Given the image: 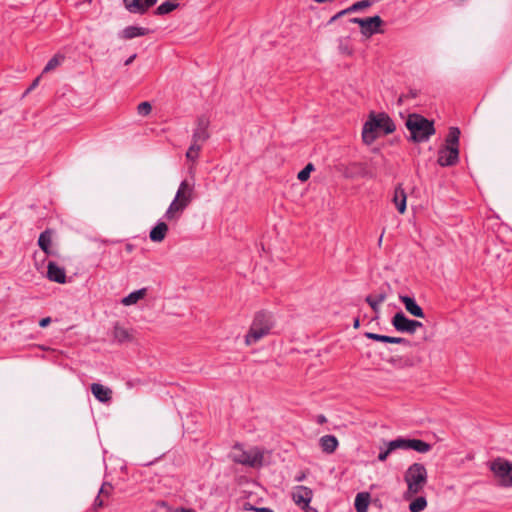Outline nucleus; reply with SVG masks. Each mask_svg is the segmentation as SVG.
Returning a JSON list of instances; mask_svg holds the SVG:
<instances>
[{
	"mask_svg": "<svg viewBox=\"0 0 512 512\" xmlns=\"http://www.w3.org/2000/svg\"><path fill=\"white\" fill-rule=\"evenodd\" d=\"M64 56L61 55V54H56L54 55L49 61L48 63L46 64V66L44 67L43 69V73H48L52 70H54L55 68H57L58 66L61 65V63L63 62L64 60Z\"/></svg>",
	"mask_w": 512,
	"mask_h": 512,
	"instance_id": "obj_32",
	"label": "nucleus"
},
{
	"mask_svg": "<svg viewBox=\"0 0 512 512\" xmlns=\"http://www.w3.org/2000/svg\"><path fill=\"white\" fill-rule=\"evenodd\" d=\"M209 119L205 116H200L197 119L196 128L192 135V143L202 146L210 137L208 132Z\"/></svg>",
	"mask_w": 512,
	"mask_h": 512,
	"instance_id": "obj_9",
	"label": "nucleus"
},
{
	"mask_svg": "<svg viewBox=\"0 0 512 512\" xmlns=\"http://www.w3.org/2000/svg\"><path fill=\"white\" fill-rule=\"evenodd\" d=\"M428 474L425 466L421 463H413L404 473V481L407 484V490L404 494L406 499L422 492L427 484Z\"/></svg>",
	"mask_w": 512,
	"mask_h": 512,
	"instance_id": "obj_4",
	"label": "nucleus"
},
{
	"mask_svg": "<svg viewBox=\"0 0 512 512\" xmlns=\"http://www.w3.org/2000/svg\"><path fill=\"white\" fill-rule=\"evenodd\" d=\"M314 170L312 163H308L297 175L298 180L304 182L309 179L310 173Z\"/></svg>",
	"mask_w": 512,
	"mask_h": 512,
	"instance_id": "obj_36",
	"label": "nucleus"
},
{
	"mask_svg": "<svg viewBox=\"0 0 512 512\" xmlns=\"http://www.w3.org/2000/svg\"><path fill=\"white\" fill-rule=\"evenodd\" d=\"M175 198L179 199L181 202L186 203V205L189 206V204L195 198L194 180H183L178 187Z\"/></svg>",
	"mask_w": 512,
	"mask_h": 512,
	"instance_id": "obj_10",
	"label": "nucleus"
},
{
	"mask_svg": "<svg viewBox=\"0 0 512 512\" xmlns=\"http://www.w3.org/2000/svg\"><path fill=\"white\" fill-rule=\"evenodd\" d=\"M180 511L181 512H196L195 510L190 509V508H181Z\"/></svg>",
	"mask_w": 512,
	"mask_h": 512,
	"instance_id": "obj_50",
	"label": "nucleus"
},
{
	"mask_svg": "<svg viewBox=\"0 0 512 512\" xmlns=\"http://www.w3.org/2000/svg\"><path fill=\"white\" fill-rule=\"evenodd\" d=\"M136 57H137V55H136V54L131 55V56H130L126 61H125V63H124V64H125L126 66L130 65V64L135 60V58H136Z\"/></svg>",
	"mask_w": 512,
	"mask_h": 512,
	"instance_id": "obj_48",
	"label": "nucleus"
},
{
	"mask_svg": "<svg viewBox=\"0 0 512 512\" xmlns=\"http://www.w3.org/2000/svg\"><path fill=\"white\" fill-rule=\"evenodd\" d=\"M104 506V502L103 500L100 498V496L98 495L94 501V509H98V508H101Z\"/></svg>",
	"mask_w": 512,
	"mask_h": 512,
	"instance_id": "obj_45",
	"label": "nucleus"
},
{
	"mask_svg": "<svg viewBox=\"0 0 512 512\" xmlns=\"http://www.w3.org/2000/svg\"><path fill=\"white\" fill-rule=\"evenodd\" d=\"M346 14H349L348 12H346V9L339 11L338 13H336L334 16H332L329 19L328 24L334 23L336 20H338L339 18H341L342 16H344Z\"/></svg>",
	"mask_w": 512,
	"mask_h": 512,
	"instance_id": "obj_43",
	"label": "nucleus"
},
{
	"mask_svg": "<svg viewBox=\"0 0 512 512\" xmlns=\"http://www.w3.org/2000/svg\"><path fill=\"white\" fill-rule=\"evenodd\" d=\"M113 339L118 343H126L131 342L133 340V335L131 331L119 323H116L113 328Z\"/></svg>",
	"mask_w": 512,
	"mask_h": 512,
	"instance_id": "obj_22",
	"label": "nucleus"
},
{
	"mask_svg": "<svg viewBox=\"0 0 512 512\" xmlns=\"http://www.w3.org/2000/svg\"><path fill=\"white\" fill-rule=\"evenodd\" d=\"M243 510L254 511V512H274L272 509H270L268 507H256L248 502L244 503Z\"/></svg>",
	"mask_w": 512,
	"mask_h": 512,
	"instance_id": "obj_38",
	"label": "nucleus"
},
{
	"mask_svg": "<svg viewBox=\"0 0 512 512\" xmlns=\"http://www.w3.org/2000/svg\"><path fill=\"white\" fill-rule=\"evenodd\" d=\"M274 326L273 315L266 311H259L254 315L250 329L245 336V344L250 346L270 334Z\"/></svg>",
	"mask_w": 512,
	"mask_h": 512,
	"instance_id": "obj_3",
	"label": "nucleus"
},
{
	"mask_svg": "<svg viewBox=\"0 0 512 512\" xmlns=\"http://www.w3.org/2000/svg\"><path fill=\"white\" fill-rule=\"evenodd\" d=\"M396 127L392 119L385 113H370L368 120L364 123L362 129V139L367 145L372 144L380 132L391 134Z\"/></svg>",
	"mask_w": 512,
	"mask_h": 512,
	"instance_id": "obj_1",
	"label": "nucleus"
},
{
	"mask_svg": "<svg viewBox=\"0 0 512 512\" xmlns=\"http://www.w3.org/2000/svg\"><path fill=\"white\" fill-rule=\"evenodd\" d=\"M305 478V475L298 476L296 478L297 481H302Z\"/></svg>",
	"mask_w": 512,
	"mask_h": 512,
	"instance_id": "obj_52",
	"label": "nucleus"
},
{
	"mask_svg": "<svg viewBox=\"0 0 512 512\" xmlns=\"http://www.w3.org/2000/svg\"><path fill=\"white\" fill-rule=\"evenodd\" d=\"M377 0H361V1H357L355 3H353L351 6H349L348 8H346V12H348L349 14L350 13H353V12H358V11H361L365 8H368L370 6H372L374 3H376Z\"/></svg>",
	"mask_w": 512,
	"mask_h": 512,
	"instance_id": "obj_30",
	"label": "nucleus"
},
{
	"mask_svg": "<svg viewBox=\"0 0 512 512\" xmlns=\"http://www.w3.org/2000/svg\"><path fill=\"white\" fill-rule=\"evenodd\" d=\"M91 392L94 397L102 403H107L112 399V390L102 384L93 383L91 385Z\"/></svg>",
	"mask_w": 512,
	"mask_h": 512,
	"instance_id": "obj_17",
	"label": "nucleus"
},
{
	"mask_svg": "<svg viewBox=\"0 0 512 512\" xmlns=\"http://www.w3.org/2000/svg\"><path fill=\"white\" fill-rule=\"evenodd\" d=\"M156 3L157 0H132L131 5L128 6V11L130 13L142 15Z\"/></svg>",
	"mask_w": 512,
	"mask_h": 512,
	"instance_id": "obj_20",
	"label": "nucleus"
},
{
	"mask_svg": "<svg viewBox=\"0 0 512 512\" xmlns=\"http://www.w3.org/2000/svg\"><path fill=\"white\" fill-rule=\"evenodd\" d=\"M427 506V500L425 497H417L415 500H413L409 504V510L411 512H421L423 511Z\"/></svg>",
	"mask_w": 512,
	"mask_h": 512,
	"instance_id": "obj_34",
	"label": "nucleus"
},
{
	"mask_svg": "<svg viewBox=\"0 0 512 512\" xmlns=\"http://www.w3.org/2000/svg\"><path fill=\"white\" fill-rule=\"evenodd\" d=\"M387 444L392 452L397 449L407 450L409 446V439L399 437L388 442Z\"/></svg>",
	"mask_w": 512,
	"mask_h": 512,
	"instance_id": "obj_33",
	"label": "nucleus"
},
{
	"mask_svg": "<svg viewBox=\"0 0 512 512\" xmlns=\"http://www.w3.org/2000/svg\"><path fill=\"white\" fill-rule=\"evenodd\" d=\"M370 503V494L368 492H361L356 495L355 509L357 512H367Z\"/></svg>",
	"mask_w": 512,
	"mask_h": 512,
	"instance_id": "obj_27",
	"label": "nucleus"
},
{
	"mask_svg": "<svg viewBox=\"0 0 512 512\" xmlns=\"http://www.w3.org/2000/svg\"><path fill=\"white\" fill-rule=\"evenodd\" d=\"M363 21H364V18H358V17H354V18L349 19L350 23L358 24L360 26V28L364 24Z\"/></svg>",
	"mask_w": 512,
	"mask_h": 512,
	"instance_id": "obj_46",
	"label": "nucleus"
},
{
	"mask_svg": "<svg viewBox=\"0 0 512 512\" xmlns=\"http://www.w3.org/2000/svg\"><path fill=\"white\" fill-rule=\"evenodd\" d=\"M408 449L415 450L419 453H427L431 450V445L420 439H409Z\"/></svg>",
	"mask_w": 512,
	"mask_h": 512,
	"instance_id": "obj_28",
	"label": "nucleus"
},
{
	"mask_svg": "<svg viewBox=\"0 0 512 512\" xmlns=\"http://www.w3.org/2000/svg\"><path fill=\"white\" fill-rule=\"evenodd\" d=\"M406 193L401 185L397 186L394 190L393 203L395 204L399 213L403 214L406 211Z\"/></svg>",
	"mask_w": 512,
	"mask_h": 512,
	"instance_id": "obj_23",
	"label": "nucleus"
},
{
	"mask_svg": "<svg viewBox=\"0 0 512 512\" xmlns=\"http://www.w3.org/2000/svg\"><path fill=\"white\" fill-rule=\"evenodd\" d=\"M339 50L342 53L347 54V55H351L352 54V49L348 46L347 43H344L343 40H340Z\"/></svg>",
	"mask_w": 512,
	"mask_h": 512,
	"instance_id": "obj_41",
	"label": "nucleus"
},
{
	"mask_svg": "<svg viewBox=\"0 0 512 512\" xmlns=\"http://www.w3.org/2000/svg\"><path fill=\"white\" fill-rule=\"evenodd\" d=\"M405 125L410 132L408 140L414 143L426 142L435 134L433 121L428 120L420 114H410Z\"/></svg>",
	"mask_w": 512,
	"mask_h": 512,
	"instance_id": "obj_2",
	"label": "nucleus"
},
{
	"mask_svg": "<svg viewBox=\"0 0 512 512\" xmlns=\"http://www.w3.org/2000/svg\"><path fill=\"white\" fill-rule=\"evenodd\" d=\"M187 207L188 206L186 205V203H183L179 199L174 197L173 201L170 203L169 207L167 208L164 214V218L167 221L177 222Z\"/></svg>",
	"mask_w": 512,
	"mask_h": 512,
	"instance_id": "obj_12",
	"label": "nucleus"
},
{
	"mask_svg": "<svg viewBox=\"0 0 512 512\" xmlns=\"http://www.w3.org/2000/svg\"><path fill=\"white\" fill-rule=\"evenodd\" d=\"M460 130L457 127H451L446 138L447 147H457L459 145Z\"/></svg>",
	"mask_w": 512,
	"mask_h": 512,
	"instance_id": "obj_29",
	"label": "nucleus"
},
{
	"mask_svg": "<svg viewBox=\"0 0 512 512\" xmlns=\"http://www.w3.org/2000/svg\"><path fill=\"white\" fill-rule=\"evenodd\" d=\"M132 0H123L125 8L128 10V6L131 5Z\"/></svg>",
	"mask_w": 512,
	"mask_h": 512,
	"instance_id": "obj_49",
	"label": "nucleus"
},
{
	"mask_svg": "<svg viewBox=\"0 0 512 512\" xmlns=\"http://www.w3.org/2000/svg\"><path fill=\"white\" fill-rule=\"evenodd\" d=\"M111 491H112V485L109 483H104L99 490V495L100 494L109 495L111 493Z\"/></svg>",
	"mask_w": 512,
	"mask_h": 512,
	"instance_id": "obj_42",
	"label": "nucleus"
},
{
	"mask_svg": "<svg viewBox=\"0 0 512 512\" xmlns=\"http://www.w3.org/2000/svg\"><path fill=\"white\" fill-rule=\"evenodd\" d=\"M382 237H383V236L381 235V236H380V238H379V244H380V243H381V241H382Z\"/></svg>",
	"mask_w": 512,
	"mask_h": 512,
	"instance_id": "obj_53",
	"label": "nucleus"
},
{
	"mask_svg": "<svg viewBox=\"0 0 512 512\" xmlns=\"http://www.w3.org/2000/svg\"><path fill=\"white\" fill-rule=\"evenodd\" d=\"M490 469L499 479L502 486H512V463L502 459H496L491 463Z\"/></svg>",
	"mask_w": 512,
	"mask_h": 512,
	"instance_id": "obj_6",
	"label": "nucleus"
},
{
	"mask_svg": "<svg viewBox=\"0 0 512 512\" xmlns=\"http://www.w3.org/2000/svg\"><path fill=\"white\" fill-rule=\"evenodd\" d=\"M387 298V294L385 291H381L377 294H371L368 295L365 298V301L368 303V305L371 307V309L375 313H379L380 311V304L383 303Z\"/></svg>",
	"mask_w": 512,
	"mask_h": 512,
	"instance_id": "obj_24",
	"label": "nucleus"
},
{
	"mask_svg": "<svg viewBox=\"0 0 512 512\" xmlns=\"http://www.w3.org/2000/svg\"><path fill=\"white\" fill-rule=\"evenodd\" d=\"M168 225L163 221H158L157 224L151 229L149 238L152 242H162L168 232Z\"/></svg>",
	"mask_w": 512,
	"mask_h": 512,
	"instance_id": "obj_19",
	"label": "nucleus"
},
{
	"mask_svg": "<svg viewBox=\"0 0 512 512\" xmlns=\"http://www.w3.org/2000/svg\"><path fill=\"white\" fill-rule=\"evenodd\" d=\"M50 323H51V318H50V317H45V318H42V319L39 321V326H40V327H42V328H45V327H47Z\"/></svg>",
	"mask_w": 512,
	"mask_h": 512,
	"instance_id": "obj_44",
	"label": "nucleus"
},
{
	"mask_svg": "<svg viewBox=\"0 0 512 512\" xmlns=\"http://www.w3.org/2000/svg\"><path fill=\"white\" fill-rule=\"evenodd\" d=\"M53 234L54 231L52 229H46L38 238L40 249L48 256H58V253L51 248Z\"/></svg>",
	"mask_w": 512,
	"mask_h": 512,
	"instance_id": "obj_14",
	"label": "nucleus"
},
{
	"mask_svg": "<svg viewBox=\"0 0 512 512\" xmlns=\"http://www.w3.org/2000/svg\"><path fill=\"white\" fill-rule=\"evenodd\" d=\"M418 96V91L415 90V89H410L409 92L407 94H402L399 99H398V102L399 104L403 103L405 100L409 99V98H416Z\"/></svg>",
	"mask_w": 512,
	"mask_h": 512,
	"instance_id": "obj_39",
	"label": "nucleus"
},
{
	"mask_svg": "<svg viewBox=\"0 0 512 512\" xmlns=\"http://www.w3.org/2000/svg\"><path fill=\"white\" fill-rule=\"evenodd\" d=\"M320 446L326 453H333L338 447V440L333 435H325L320 438Z\"/></svg>",
	"mask_w": 512,
	"mask_h": 512,
	"instance_id": "obj_25",
	"label": "nucleus"
},
{
	"mask_svg": "<svg viewBox=\"0 0 512 512\" xmlns=\"http://www.w3.org/2000/svg\"><path fill=\"white\" fill-rule=\"evenodd\" d=\"M201 148L202 146H200L199 144L191 143L190 147L186 152L187 159L191 161H196L199 156Z\"/></svg>",
	"mask_w": 512,
	"mask_h": 512,
	"instance_id": "obj_35",
	"label": "nucleus"
},
{
	"mask_svg": "<svg viewBox=\"0 0 512 512\" xmlns=\"http://www.w3.org/2000/svg\"><path fill=\"white\" fill-rule=\"evenodd\" d=\"M363 25L361 27V33L370 37L380 31V26L383 24V20L380 16L376 15L373 17L364 18Z\"/></svg>",
	"mask_w": 512,
	"mask_h": 512,
	"instance_id": "obj_13",
	"label": "nucleus"
},
{
	"mask_svg": "<svg viewBox=\"0 0 512 512\" xmlns=\"http://www.w3.org/2000/svg\"><path fill=\"white\" fill-rule=\"evenodd\" d=\"M291 497L294 503L305 512H317L315 508L310 506L313 498L312 489L302 485L296 486L292 490Z\"/></svg>",
	"mask_w": 512,
	"mask_h": 512,
	"instance_id": "obj_7",
	"label": "nucleus"
},
{
	"mask_svg": "<svg viewBox=\"0 0 512 512\" xmlns=\"http://www.w3.org/2000/svg\"><path fill=\"white\" fill-rule=\"evenodd\" d=\"M47 278L50 281L64 284L66 282L65 269L58 266L55 262L49 261L47 265Z\"/></svg>",
	"mask_w": 512,
	"mask_h": 512,
	"instance_id": "obj_15",
	"label": "nucleus"
},
{
	"mask_svg": "<svg viewBox=\"0 0 512 512\" xmlns=\"http://www.w3.org/2000/svg\"><path fill=\"white\" fill-rule=\"evenodd\" d=\"M365 337L374 341L378 342H384V343H392V344H404L409 345L410 342L402 337H392V336H386L381 335L373 332H366Z\"/></svg>",
	"mask_w": 512,
	"mask_h": 512,
	"instance_id": "obj_18",
	"label": "nucleus"
},
{
	"mask_svg": "<svg viewBox=\"0 0 512 512\" xmlns=\"http://www.w3.org/2000/svg\"><path fill=\"white\" fill-rule=\"evenodd\" d=\"M459 160V148L457 147H447L440 149L438 151V159L437 162L442 167L453 166Z\"/></svg>",
	"mask_w": 512,
	"mask_h": 512,
	"instance_id": "obj_11",
	"label": "nucleus"
},
{
	"mask_svg": "<svg viewBox=\"0 0 512 512\" xmlns=\"http://www.w3.org/2000/svg\"><path fill=\"white\" fill-rule=\"evenodd\" d=\"M39 80L40 78L37 77L33 82L32 84L28 87V89L26 90L25 94L29 93L31 90H33L39 83Z\"/></svg>",
	"mask_w": 512,
	"mask_h": 512,
	"instance_id": "obj_47",
	"label": "nucleus"
},
{
	"mask_svg": "<svg viewBox=\"0 0 512 512\" xmlns=\"http://www.w3.org/2000/svg\"><path fill=\"white\" fill-rule=\"evenodd\" d=\"M391 324L396 331L408 334H414L418 328L423 326L420 321L407 318L402 311L392 317Z\"/></svg>",
	"mask_w": 512,
	"mask_h": 512,
	"instance_id": "obj_8",
	"label": "nucleus"
},
{
	"mask_svg": "<svg viewBox=\"0 0 512 512\" xmlns=\"http://www.w3.org/2000/svg\"><path fill=\"white\" fill-rule=\"evenodd\" d=\"M359 325H360L359 319H355V321H354V325H353V326H354V328H358V327H359Z\"/></svg>",
	"mask_w": 512,
	"mask_h": 512,
	"instance_id": "obj_51",
	"label": "nucleus"
},
{
	"mask_svg": "<svg viewBox=\"0 0 512 512\" xmlns=\"http://www.w3.org/2000/svg\"><path fill=\"white\" fill-rule=\"evenodd\" d=\"M178 7H179L178 3L166 1L156 8V10L154 11V14L166 15V14H169L170 12L174 11Z\"/></svg>",
	"mask_w": 512,
	"mask_h": 512,
	"instance_id": "obj_31",
	"label": "nucleus"
},
{
	"mask_svg": "<svg viewBox=\"0 0 512 512\" xmlns=\"http://www.w3.org/2000/svg\"><path fill=\"white\" fill-rule=\"evenodd\" d=\"M232 460L242 465L258 468L263 464V453L259 448L244 450L242 446L237 443L233 446Z\"/></svg>",
	"mask_w": 512,
	"mask_h": 512,
	"instance_id": "obj_5",
	"label": "nucleus"
},
{
	"mask_svg": "<svg viewBox=\"0 0 512 512\" xmlns=\"http://www.w3.org/2000/svg\"><path fill=\"white\" fill-rule=\"evenodd\" d=\"M399 300L404 304L406 311L412 316L418 318L425 317L423 309L417 304L414 298L407 295H400Z\"/></svg>",
	"mask_w": 512,
	"mask_h": 512,
	"instance_id": "obj_16",
	"label": "nucleus"
},
{
	"mask_svg": "<svg viewBox=\"0 0 512 512\" xmlns=\"http://www.w3.org/2000/svg\"><path fill=\"white\" fill-rule=\"evenodd\" d=\"M390 453H392V451L390 450L389 446L387 445V448L385 450H381L380 453L378 454V460L381 462H384L388 458Z\"/></svg>",
	"mask_w": 512,
	"mask_h": 512,
	"instance_id": "obj_40",
	"label": "nucleus"
},
{
	"mask_svg": "<svg viewBox=\"0 0 512 512\" xmlns=\"http://www.w3.org/2000/svg\"><path fill=\"white\" fill-rule=\"evenodd\" d=\"M152 111V106L149 102L145 101V102H141L138 106H137V112L139 115L141 116H147L151 113Z\"/></svg>",
	"mask_w": 512,
	"mask_h": 512,
	"instance_id": "obj_37",
	"label": "nucleus"
},
{
	"mask_svg": "<svg viewBox=\"0 0 512 512\" xmlns=\"http://www.w3.org/2000/svg\"><path fill=\"white\" fill-rule=\"evenodd\" d=\"M147 295V288H141L133 291L121 300L124 306H130L136 304L139 300L143 299Z\"/></svg>",
	"mask_w": 512,
	"mask_h": 512,
	"instance_id": "obj_26",
	"label": "nucleus"
},
{
	"mask_svg": "<svg viewBox=\"0 0 512 512\" xmlns=\"http://www.w3.org/2000/svg\"><path fill=\"white\" fill-rule=\"evenodd\" d=\"M150 30L144 27L127 26L119 34L120 38L130 40L136 37L145 36L149 34Z\"/></svg>",
	"mask_w": 512,
	"mask_h": 512,
	"instance_id": "obj_21",
	"label": "nucleus"
}]
</instances>
